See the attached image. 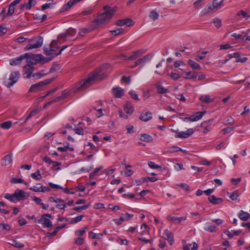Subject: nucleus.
Masks as SVG:
<instances>
[{"label":"nucleus","mask_w":250,"mask_h":250,"mask_svg":"<svg viewBox=\"0 0 250 250\" xmlns=\"http://www.w3.org/2000/svg\"><path fill=\"white\" fill-rule=\"evenodd\" d=\"M108 64L103 65L99 69H96L92 73L89 74L88 77L84 80L81 81L80 83V86L78 87L74 90V92H77L81 90H84L89 87L93 83V82L99 76V74L102 71L105 66Z\"/></svg>","instance_id":"1"},{"label":"nucleus","mask_w":250,"mask_h":250,"mask_svg":"<svg viewBox=\"0 0 250 250\" xmlns=\"http://www.w3.org/2000/svg\"><path fill=\"white\" fill-rule=\"evenodd\" d=\"M104 12L99 15L96 19L97 22L99 24H103L109 21L116 11L117 7H111L106 5L104 6Z\"/></svg>","instance_id":"2"},{"label":"nucleus","mask_w":250,"mask_h":250,"mask_svg":"<svg viewBox=\"0 0 250 250\" xmlns=\"http://www.w3.org/2000/svg\"><path fill=\"white\" fill-rule=\"evenodd\" d=\"M29 197V194L28 193H26L22 190L20 189H17L14 194H11L7 193L4 196L5 198L14 203L24 200Z\"/></svg>","instance_id":"3"},{"label":"nucleus","mask_w":250,"mask_h":250,"mask_svg":"<svg viewBox=\"0 0 250 250\" xmlns=\"http://www.w3.org/2000/svg\"><path fill=\"white\" fill-rule=\"evenodd\" d=\"M43 43V38L38 36L32 39H28V43L25 47L24 50L27 51L30 49L38 48L41 47Z\"/></svg>","instance_id":"4"},{"label":"nucleus","mask_w":250,"mask_h":250,"mask_svg":"<svg viewBox=\"0 0 250 250\" xmlns=\"http://www.w3.org/2000/svg\"><path fill=\"white\" fill-rule=\"evenodd\" d=\"M59 48L58 42L57 40H53L48 46H44L43 50L44 54L47 56H51L54 55V52Z\"/></svg>","instance_id":"5"},{"label":"nucleus","mask_w":250,"mask_h":250,"mask_svg":"<svg viewBox=\"0 0 250 250\" xmlns=\"http://www.w3.org/2000/svg\"><path fill=\"white\" fill-rule=\"evenodd\" d=\"M55 80V78L46 79L44 81L40 82L35 84H32L29 89L30 92H36L42 87L46 85Z\"/></svg>","instance_id":"6"},{"label":"nucleus","mask_w":250,"mask_h":250,"mask_svg":"<svg viewBox=\"0 0 250 250\" xmlns=\"http://www.w3.org/2000/svg\"><path fill=\"white\" fill-rule=\"evenodd\" d=\"M224 0H214L212 5H209L203 11L204 14L209 13L215 9L221 8Z\"/></svg>","instance_id":"7"},{"label":"nucleus","mask_w":250,"mask_h":250,"mask_svg":"<svg viewBox=\"0 0 250 250\" xmlns=\"http://www.w3.org/2000/svg\"><path fill=\"white\" fill-rule=\"evenodd\" d=\"M21 76V74L19 71L15 70L11 72L9 78V82L7 84L8 87L12 86L15 83H16L19 80Z\"/></svg>","instance_id":"8"},{"label":"nucleus","mask_w":250,"mask_h":250,"mask_svg":"<svg viewBox=\"0 0 250 250\" xmlns=\"http://www.w3.org/2000/svg\"><path fill=\"white\" fill-rule=\"evenodd\" d=\"M33 64L27 63L23 67V77L25 79H29L32 76L33 72L35 69Z\"/></svg>","instance_id":"9"},{"label":"nucleus","mask_w":250,"mask_h":250,"mask_svg":"<svg viewBox=\"0 0 250 250\" xmlns=\"http://www.w3.org/2000/svg\"><path fill=\"white\" fill-rule=\"evenodd\" d=\"M171 131L176 133V134L175 135V137L176 138H187L190 135H191L194 132V131L192 128H189L185 131L181 132H180L178 130H174L173 129H171Z\"/></svg>","instance_id":"10"},{"label":"nucleus","mask_w":250,"mask_h":250,"mask_svg":"<svg viewBox=\"0 0 250 250\" xmlns=\"http://www.w3.org/2000/svg\"><path fill=\"white\" fill-rule=\"evenodd\" d=\"M52 217L50 214H44L42 215L41 218L39 220V223H42L44 228H50L52 227V224L49 219Z\"/></svg>","instance_id":"11"},{"label":"nucleus","mask_w":250,"mask_h":250,"mask_svg":"<svg viewBox=\"0 0 250 250\" xmlns=\"http://www.w3.org/2000/svg\"><path fill=\"white\" fill-rule=\"evenodd\" d=\"M29 55V53H25L24 55L20 56L19 57L11 59L9 61V63L12 66L20 65L22 61L26 59V57H28Z\"/></svg>","instance_id":"12"},{"label":"nucleus","mask_w":250,"mask_h":250,"mask_svg":"<svg viewBox=\"0 0 250 250\" xmlns=\"http://www.w3.org/2000/svg\"><path fill=\"white\" fill-rule=\"evenodd\" d=\"M153 55L151 54H147L141 58H139L136 61V65H141L143 66L145 63L149 62Z\"/></svg>","instance_id":"13"},{"label":"nucleus","mask_w":250,"mask_h":250,"mask_svg":"<svg viewBox=\"0 0 250 250\" xmlns=\"http://www.w3.org/2000/svg\"><path fill=\"white\" fill-rule=\"evenodd\" d=\"M40 57L41 58L40 54L33 55L29 54L28 57L26 58V62L31 64H35L40 62Z\"/></svg>","instance_id":"14"},{"label":"nucleus","mask_w":250,"mask_h":250,"mask_svg":"<svg viewBox=\"0 0 250 250\" xmlns=\"http://www.w3.org/2000/svg\"><path fill=\"white\" fill-rule=\"evenodd\" d=\"M134 22L131 19H121L117 21L116 24L118 26L126 25L131 26L133 25Z\"/></svg>","instance_id":"15"},{"label":"nucleus","mask_w":250,"mask_h":250,"mask_svg":"<svg viewBox=\"0 0 250 250\" xmlns=\"http://www.w3.org/2000/svg\"><path fill=\"white\" fill-rule=\"evenodd\" d=\"M146 52V50L139 49L134 51L130 56V61L138 60L141 56H142Z\"/></svg>","instance_id":"16"},{"label":"nucleus","mask_w":250,"mask_h":250,"mask_svg":"<svg viewBox=\"0 0 250 250\" xmlns=\"http://www.w3.org/2000/svg\"><path fill=\"white\" fill-rule=\"evenodd\" d=\"M167 219L168 221L171 222L172 223H174L175 224H180L182 221L186 220L187 219V217H177L169 215L167 217Z\"/></svg>","instance_id":"17"},{"label":"nucleus","mask_w":250,"mask_h":250,"mask_svg":"<svg viewBox=\"0 0 250 250\" xmlns=\"http://www.w3.org/2000/svg\"><path fill=\"white\" fill-rule=\"evenodd\" d=\"M112 91L113 95L116 98H120L124 95V89L121 87H113Z\"/></svg>","instance_id":"18"},{"label":"nucleus","mask_w":250,"mask_h":250,"mask_svg":"<svg viewBox=\"0 0 250 250\" xmlns=\"http://www.w3.org/2000/svg\"><path fill=\"white\" fill-rule=\"evenodd\" d=\"M205 113V111H199L196 112L194 115L189 117L190 122H195L200 120Z\"/></svg>","instance_id":"19"},{"label":"nucleus","mask_w":250,"mask_h":250,"mask_svg":"<svg viewBox=\"0 0 250 250\" xmlns=\"http://www.w3.org/2000/svg\"><path fill=\"white\" fill-rule=\"evenodd\" d=\"M152 118V113L150 111H147L146 113H141L139 119L144 122H146L151 119Z\"/></svg>","instance_id":"20"},{"label":"nucleus","mask_w":250,"mask_h":250,"mask_svg":"<svg viewBox=\"0 0 250 250\" xmlns=\"http://www.w3.org/2000/svg\"><path fill=\"white\" fill-rule=\"evenodd\" d=\"M76 4L74 0H70L67 3L64 4L60 10V12H64L69 10L72 7Z\"/></svg>","instance_id":"21"},{"label":"nucleus","mask_w":250,"mask_h":250,"mask_svg":"<svg viewBox=\"0 0 250 250\" xmlns=\"http://www.w3.org/2000/svg\"><path fill=\"white\" fill-rule=\"evenodd\" d=\"M12 162V157L11 154L6 155L1 161V164L3 166H6Z\"/></svg>","instance_id":"22"},{"label":"nucleus","mask_w":250,"mask_h":250,"mask_svg":"<svg viewBox=\"0 0 250 250\" xmlns=\"http://www.w3.org/2000/svg\"><path fill=\"white\" fill-rule=\"evenodd\" d=\"M164 237L165 239L167 240L170 245H173L174 239L172 234L168 230H165L164 233Z\"/></svg>","instance_id":"23"},{"label":"nucleus","mask_w":250,"mask_h":250,"mask_svg":"<svg viewBox=\"0 0 250 250\" xmlns=\"http://www.w3.org/2000/svg\"><path fill=\"white\" fill-rule=\"evenodd\" d=\"M209 202L213 205H217L222 203L223 200L221 198L216 197L214 195H211L208 198Z\"/></svg>","instance_id":"24"},{"label":"nucleus","mask_w":250,"mask_h":250,"mask_svg":"<svg viewBox=\"0 0 250 250\" xmlns=\"http://www.w3.org/2000/svg\"><path fill=\"white\" fill-rule=\"evenodd\" d=\"M155 86L156 87L158 93L159 94H165L169 92L168 89L165 88L162 85V84L159 83H156Z\"/></svg>","instance_id":"25"},{"label":"nucleus","mask_w":250,"mask_h":250,"mask_svg":"<svg viewBox=\"0 0 250 250\" xmlns=\"http://www.w3.org/2000/svg\"><path fill=\"white\" fill-rule=\"evenodd\" d=\"M204 229L206 231H208L210 232H215L217 231V228L216 226L212 225L209 222H207L205 224Z\"/></svg>","instance_id":"26"},{"label":"nucleus","mask_w":250,"mask_h":250,"mask_svg":"<svg viewBox=\"0 0 250 250\" xmlns=\"http://www.w3.org/2000/svg\"><path fill=\"white\" fill-rule=\"evenodd\" d=\"M36 3V1L35 0H29V1L24 4H22L20 6L21 9H23L25 8L27 10H30L33 5H35Z\"/></svg>","instance_id":"27"},{"label":"nucleus","mask_w":250,"mask_h":250,"mask_svg":"<svg viewBox=\"0 0 250 250\" xmlns=\"http://www.w3.org/2000/svg\"><path fill=\"white\" fill-rule=\"evenodd\" d=\"M140 140L146 142H151L153 141L152 136L148 134H141L140 136Z\"/></svg>","instance_id":"28"},{"label":"nucleus","mask_w":250,"mask_h":250,"mask_svg":"<svg viewBox=\"0 0 250 250\" xmlns=\"http://www.w3.org/2000/svg\"><path fill=\"white\" fill-rule=\"evenodd\" d=\"M238 216L241 220L244 221L248 220L250 217V214L247 212L244 211L243 210H240L239 212Z\"/></svg>","instance_id":"29"},{"label":"nucleus","mask_w":250,"mask_h":250,"mask_svg":"<svg viewBox=\"0 0 250 250\" xmlns=\"http://www.w3.org/2000/svg\"><path fill=\"white\" fill-rule=\"evenodd\" d=\"M8 244L17 248H23L24 247V245L23 243H21L15 239L10 240Z\"/></svg>","instance_id":"30"},{"label":"nucleus","mask_w":250,"mask_h":250,"mask_svg":"<svg viewBox=\"0 0 250 250\" xmlns=\"http://www.w3.org/2000/svg\"><path fill=\"white\" fill-rule=\"evenodd\" d=\"M227 194L229 196V197L233 201L237 200L239 197V194L237 190H235L232 192H227Z\"/></svg>","instance_id":"31"},{"label":"nucleus","mask_w":250,"mask_h":250,"mask_svg":"<svg viewBox=\"0 0 250 250\" xmlns=\"http://www.w3.org/2000/svg\"><path fill=\"white\" fill-rule=\"evenodd\" d=\"M185 79H195L197 77V74L195 71H189L185 74Z\"/></svg>","instance_id":"32"},{"label":"nucleus","mask_w":250,"mask_h":250,"mask_svg":"<svg viewBox=\"0 0 250 250\" xmlns=\"http://www.w3.org/2000/svg\"><path fill=\"white\" fill-rule=\"evenodd\" d=\"M31 177L35 180L39 181L42 179L41 171L38 169L35 172L31 174Z\"/></svg>","instance_id":"33"},{"label":"nucleus","mask_w":250,"mask_h":250,"mask_svg":"<svg viewBox=\"0 0 250 250\" xmlns=\"http://www.w3.org/2000/svg\"><path fill=\"white\" fill-rule=\"evenodd\" d=\"M188 63L192 68L194 69H200L201 66L192 60H188Z\"/></svg>","instance_id":"34"},{"label":"nucleus","mask_w":250,"mask_h":250,"mask_svg":"<svg viewBox=\"0 0 250 250\" xmlns=\"http://www.w3.org/2000/svg\"><path fill=\"white\" fill-rule=\"evenodd\" d=\"M199 100L204 103H209L212 102L209 95H202L199 98Z\"/></svg>","instance_id":"35"},{"label":"nucleus","mask_w":250,"mask_h":250,"mask_svg":"<svg viewBox=\"0 0 250 250\" xmlns=\"http://www.w3.org/2000/svg\"><path fill=\"white\" fill-rule=\"evenodd\" d=\"M70 94V91L64 90L62 92V93L61 96L57 97V98H59L58 99L59 101L61 100H62L67 97Z\"/></svg>","instance_id":"36"},{"label":"nucleus","mask_w":250,"mask_h":250,"mask_svg":"<svg viewBox=\"0 0 250 250\" xmlns=\"http://www.w3.org/2000/svg\"><path fill=\"white\" fill-rule=\"evenodd\" d=\"M11 182L13 184L23 183L26 186L28 185V183L21 178H13L11 180Z\"/></svg>","instance_id":"37"},{"label":"nucleus","mask_w":250,"mask_h":250,"mask_svg":"<svg viewBox=\"0 0 250 250\" xmlns=\"http://www.w3.org/2000/svg\"><path fill=\"white\" fill-rule=\"evenodd\" d=\"M12 125V122L11 121H6L1 123L0 125V127L3 129H9Z\"/></svg>","instance_id":"38"},{"label":"nucleus","mask_w":250,"mask_h":250,"mask_svg":"<svg viewBox=\"0 0 250 250\" xmlns=\"http://www.w3.org/2000/svg\"><path fill=\"white\" fill-rule=\"evenodd\" d=\"M46 75H47V74L44 73V70H42V71H39L38 73L33 74L32 75V77L33 78H35L36 79H39Z\"/></svg>","instance_id":"39"},{"label":"nucleus","mask_w":250,"mask_h":250,"mask_svg":"<svg viewBox=\"0 0 250 250\" xmlns=\"http://www.w3.org/2000/svg\"><path fill=\"white\" fill-rule=\"evenodd\" d=\"M158 13L154 10H152L150 14L149 17L153 21H155L159 18Z\"/></svg>","instance_id":"40"},{"label":"nucleus","mask_w":250,"mask_h":250,"mask_svg":"<svg viewBox=\"0 0 250 250\" xmlns=\"http://www.w3.org/2000/svg\"><path fill=\"white\" fill-rule=\"evenodd\" d=\"M83 217L84 216L83 215H80L79 216H78L77 217L73 218L69 223L70 224L77 223L78 222H80L83 219Z\"/></svg>","instance_id":"41"},{"label":"nucleus","mask_w":250,"mask_h":250,"mask_svg":"<svg viewBox=\"0 0 250 250\" xmlns=\"http://www.w3.org/2000/svg\"><path fill=\"white\" fill-rule=\"evenodd\" d=\"M234 123L233 119L231 116H228L227 117L226 121L223 123V124L225 125H233Z\"/></svg>","instance_id":"42"},{"label":"nucleus","mask_w":250,"mask_h":250,"mask_svg":"<svg viewBox=\"0 0 250 250\" xmlns=\"http://www.w3.org/2000/svg\"><path fill=\"white\" fill-rule=\"evenodd\" d=\"M103 168V167L101 166L99 167H97L95 168L94 171L89 174V179H91L94 178V176H95L97 173L101 170Z\"/></svg>","instance_id":"43"},{"label":"nucleus","mask_w":250,"mask_h":250,"mask_svg":"<svg viewBox=\"0 0 250 250\" xmlns=\"http://www.w3.org/2000/svg\"><path fill=\"white\" fill-rule=\"evenodd\" d=\"M124 31V30L122 28H117L115 30L110 31V32L112 35L114 36H117L122 33Z\"/></svg>","instance_id":"44"},{"label":"nucleus","mask_w":250,"mask_h":250,"mask_svg":"<svg viewBox=\"0 0 250 250\" xmlns=\"http://www.w3.org/2000/svg\"><path fill=\"white\" fill-rule=\"evenodd\" d=\"M38 113V110H33L28 115V116L26 117V119L24 122V123H26L27 121L32 117L36 115Z\"/></svg>","instance_id":"45"},{"label":"nucleus","mask_w":250,"mask_h":250,"mask_svg":"<svg viewBox=\"0 0 250 250\" xmlns=\"http://www.w3.org/2000/svg\"><path fill=\"white\" fill-rule=\"evenodd\" d=\"M125 111L127 114H132L134 111V108L132 105H129L125 106Z\"/></svg>","instance_id":"46"},{"label":"nucleus","mask_w":250,"mask_h":250,"mask_svg":"<svg viewBox=\"0 0 250 250\" xmlns=\"http://www.w3.org/2000/svg\"><path fill=\"white\" fill-rule=\"evenodd\" d=\"M179 150H182V148L174 146L169 147L168 152L170 153H174L179 151Z\"/></svg>","instance_id":"47"},{"label":"nucleus","mask_w":250,"mask_h":250,"mask_svg":"<svg viewBox=\"0 0 250 250\" xmlns=\"http://www.w3.org/2000/svg\"><path fill=\"white\" fill-rule=\"evenodd\" d=\"M37 185L40 186V192H45L46 191H50L51 189L50 188L47 187H45L42 185H41V184H38Z\"/></svg>","instance_id":"48"},{"label":"nucleus","mask_w":250,"mask_h":250,"mask_svg":"<svg viewBox=\"0 0 250 250\" xmlns=\"http://www.w3.org/2000/svg\"><path fill=\"white\" fill-rule=\"evenodd\" d=\"M129 94L133 99L137 101L140 100L139 98H138V95L136 93V92L134 91H130L129 92Z\"/></svg>","instance_id":"49"},{"label":"nucleus","mask_w":250,"mask_h":250,"mask_svg":"<svg viewBox=\"0 0 250 250\" xmlns=\"http://www.w3.org/2000/svg\"><path fill=\"white\" fill-rule=\"evenodd\" d=\"M71 190H75L76 192H83L85 190V187L83 185H80L77 187H76L75 188L71 189Z\"/></svg>","instance_id":"50"},{"label":"nucleus","mask_w":250,"mask_h":250,"mask_svg":"<svg viewBox=\"0 0 250 250\" xmlns=\"http://www.w3.org/2000/svg\"><path fill=\"white\" fill-rule=\"evenodd\" d=\"M58 204L56 205V208L60 209H64L66 207V204L64 201L63 200V202L57 203Z\"/></svg>","instance_id":"51"},{"label":"nucleus","mask_w":250,"mask_h":250,"mask_svg":"<svg viewBox=\"0 0 250 250\" xmlns=\"http://www.w3.org/2000/svg\"><path fill=\"white\" fill-rule=\"evenodd\" d=\"M0 229L9 230L11 229V227L8 224H0Z\"/></svg>","instance_id":"52"},{"label":"nucleus","mask_w":250,"mask_h":250,"mask_svg":"<svg viewBox=\"0 0 250 250\" xmlns=\"http://www.w3.org/2000/svg\"><path fill=\"white\" fill-rule=\"evenodd\" d=\"M15 11V6L12 4H10L9 6L8 12L6 14V16L12 15Z\"/></svg>","instance_id":"53"},{"label":"nucleus","mask_w":250,"mask_h":250,"mask_svg":"<svg viewBox=\"0 0 250 250\" xmlns=\"http://www.w3.org/2000/svg\"><path fill=\"white\" fill-rule=\"evenodd\" d=\"M48 199L51 202L60 203L63 202L62 199L58 198H56L54 197H50Z\"/></svg>","instance_id":"54"},{"label":"nucleus","mask_w":250,"mask_h":250,"mask_svg":"<svg viewBox=\"0 0 250 250\" xmlns=\"http://www.w3.org/2000/svg\"><path fill=\"white\" fill-rule=\"evenodd\" d=\"M85 232V229L83 228L80 229H78L75 232V235L79 236L83 235Z\"/></svg>","instance_id":"55"},{"label":"nucleus","mask_w":250,"mask_h":250,"mask_svg":"<svg viewBox=\"0 0 250 250\" xmlns=\"http://www.w3.org/2000/svg\"><path fill=\"white\" fill-rule=\"evenodd\" d=\"M75 132L78 135L83 134V129L82 127H78L74 129Z\"/></svg>","instance_id":"56"},{"label":"nucleus","mask_w":250,"mask_h":250,"mask_svg":"<svg viewBox=\"0 0 250 250\" xmlns=\"http://www.w3.org/2000/svg\"><path fill=\"white\" fill-rule=\"evenodd\" d=\"M237 15L242 16L244 18H245L246 19H248L249 18V16H248V14L244 10H240L237 13Z\"/></svg>","instance_id":"57"},{"label":"nucleus","mask_w":250,"mask_h":250,"mask_svg":"<svg viewBox=\"0 0 250 250\" xmlns=\"http://www.w3.org/2000/svg\"><path fill=\"white\" fill-rule=\"evenodd\" d=\"M89 234L92 239L99 238L100 237L103 236V234L101 233L96 234L92 232H90Z\"/></svg>","instance_id":"58"},{"label":"nucleus","mask_w":250,"mask_h":250,"mask_svg":"<svg viewBox=\"0 0 250 250\" xmlns=\"http://www.w3.org/2000/svg\"><path fill=\"white\" fill-rule=\"evenodd\" d=\"M203 0H197L193 3V6L195 9H199L201 5Z\"/></svg>","instance_id":"59"},{"label":"nucleus","mask_w":250,"mask_h":250,"mask_svg":"<svg viewBox=\"0 0 250 250\" xmlns=\"http://www.w3.org/2000/svg\"><path fill=\"white\" fill-rule=\"evenodd\" d=\"M148 165L151 168H158L160 167V166L151 161L148 163Z\"/></svg>","instance_id":"60"},{"label":"nucleus","mask_w":250,"mask_h":250,"mask_svg":"<svg viewBox=\"0 0 250 250\" xmlns=\"http://www.w3.org/2000/svg\"><path fill=\"white\" fill-rule=\"evenodd\" d=\"M94 208L95 209L104 208V205L102 203H97L94 204Z\"/></svg>","instance_id":"61"},{"label":"nucleus","mask_w":250,"mask_h":250,"mask_svg":"<svg viewBox=\"0 0 250 250\" xmlns=\"http://www.w3.org/2000/svg\"><path fill=\"white\" fill-rule=\"evenodd\" d=\"M75 243L78 245H81L84 243V239L82 237H78L75 239Z\"/></svg>","instance_id":"62"},{"label":"nucleus","mask_w":250,"mask_h":250,"mask_svg":"<svg viewBox=\"0 0 250 250\" xmlns=\"http://www.w3.org/2000/svg\"><path fill=\"white\" fill-rule=\"evenodd\" d=\"M170 76L171 78L174 80H177L180 78V75L179 74L173 72H171Z\"/></svg>","instance_id":"63"},{"label":"nucleus","mask_w":250,"mask_h":250,"mask_svg":"<svg viewBox=\"0 0 250 250\" xmlns=\"http://www.w3.org/2000/svg\"><path fill=\"white\" fill-rule=\"evenodd\" d=\"M213 23L215 24V25L217 28H219L221 26V21L220 19H214Z\"/></svg>","instance_id":"64"}]
</instances>
